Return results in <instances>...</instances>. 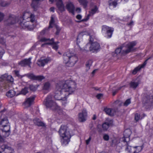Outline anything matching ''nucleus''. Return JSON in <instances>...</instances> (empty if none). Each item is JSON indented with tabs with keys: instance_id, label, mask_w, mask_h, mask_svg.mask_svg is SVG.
Returning a JSON list of instances; mask_svg holds the SVG:
<instances>
[{
	"instance_id": "nucleus-58",
	"label": "nucleus",
	"mask_w": 153,
	"mask_h": 153,
	"mask_svg": "<svg viewBox=\"0 0 153 153\" xmlns=\"http://www.w3.org/2000/svg\"><path fill=\"white\" fill-rule=\"evenodd\" d=\"M0 42L1 43V44H4L5 43V41L4 40H3V42H2L1 41V40H0Z\"/></svg>"
},
{
	"instance_id": "nucleus-21",
	"label": "nucleus",
	"mask_w": 153,
	"mask_h": 153,
	"mask_svg": "<svg viewBox=\"0 0 153 153\" xmlns=\"http://www.w3.org/2000/svg\"><path fill=\"white\" fill-rule=\"evenodd\" d=\"M152 58V56L148 58L146 60V61L142 64L141 65L138 66V67L135 68L132 71V74H136L138 71L140 70L141 68L143 67L146 65V64H147V61H148V60Z\"/></svg>"
},
{
	"instance_id": "nucleus-17",
	"label": "nucleus",
	"mask_w": 153,
	"mask_h": 153,
	"mask_svg": "<svg viewBox=\"0 0 153 153\" xmlns=\"http://www.w3.org/2000/svg\"><path fill=\"white\" fill-rule=\"evenodd\" d=\"M51 59L49 57L44 59L41 58L37 62V65L39 66H44L46 64L51 62Z\"/></svg>"
},
{
	"instance_id": "nucleus-64",
	"label": "nucleus",
	"mask_w": 153,
	"mask_h": 153,
	"mask_svg": "<svg viewBox=\"0 0 153 153\" xmlns=\"http://www.w3.org/2000/svg\"><path fill=\"white\" fill-rule=\"evenodd\" d=\"M96 70H94L92 72V73L94 74L95 73Z\"/></svg>"
},
{
	"instance_id": "nucleus-45",
	"label": "nucleus",
	"mask_w": 153,
	"mask_h": 153,
	"mask_svg": "<svg viewBox=\"0 0 153 153\" xmlns=\"http://www.w3.org/2000/svg\"><path fill=\"white\" fill-rule=\"evenodd\" d=\"M5 51L1 47H0V59L1 58L4 53Z\"/></svg>"
},
{
	"instance_id": "nucleus-30",
	"label": "nucleus",
	"mask_w": 153,
	"mask_h": 153,
	"mask_svg": "<svg viewBox=\"0 0 153 153\" xmlns=\"http://www.w3.org/2000/svg\"><path fill=\"white\" fill-rule=\"evenodd\" d=\"M138 84V82L132 81L130 83V85L131 88L134 89L137 88Z\"/></svg>"
},
{
	"instance_id": "nucleus-20",
	"label": "nucleus",
	"mask_w": 153,
	"mask_h": 153,
	"mask_svg": "<svg viewBox=\"0 0 153 153\" xmlns=\"http://www.w3.org/2000/svg\"><path fill=\"white\" fill-rule=\"evenodd\" d=\"M128 0H110L109 2V7L110 8L115 7L117 4L121 1L127 2Z\"/></svg>"
},
{
	"instance_id": "nucleus-55",
	"label": "nucleus",
	"mask_w": 153,
	"mask_h": 153,
	"mask_svg": "<svg viewBox=\"0 0 153 153\" xmlns=\"http://www.w3.org/2000/svg\"><path fill=\"white\" fill-rule=\"evenodd\" d=\"M134 22L133 21H131L130 23H129L128 25H129L131 26L133 25Z\"/></svg>"
},
{
	"instance_id": "nucleus-57",
	"label": "nucleus",
	"mask_w": 153,
	"mask_h": 153,
	"mask_svg": "<svg viewBox=\"0 0 153 153\" xmlns=\"http://www.w3.org/2000/svg\"><path fill=\"white\" fill-rule=\"evenodd\" d=\"M116 18V17L115 16H112V17H111V19L113 21L114 19H115Z\"/></svg>"
},
{
	"instance_id": "nucleus-29",
	"label": "nucleus",
	"mask_w": 153,
	"mask_h": 153,
	"mask_svg": "<svg viewBox=\"0 0 153 153\" xmlns=\"http://www.w3.org/2000/svg\"><path fill=\"white\" fill-rule=\"evenodd\" d=\"M51 88V85L49 82L45 83L43 87V89L47 91H49Z\"/></svg>"
},
{
	"instance_id": "nucleus-23",
	"label": "nucleus",
	"mask_w": 153,
	"mask_h": 153,
	"mask_svg": "<svg viewBox=\"0 0 153 153\" xmlns=\"http://www.w3.org/2000/svg\"><path fill=\"white\" fill-rule=\"evenodd\" d=\"M31 58H29L28 59H25L19 62V64L22 66H24L26 65L30 66L31 63L30 61Z\"/></svg>"
},
{
	"instance_id": "nucleus-19",
	"label": "nucleus",
	"mask_w": 153,
	"mask_h": 153,
	"mask_svg": "<svg viewBox=\"0 0 153 153\" xmlns=\"http://www.w3.org/2000/svg\"><path fill=\"white\" fill-rule=\"evenodd\" d=\"M26 76L29 79L34 80L41 81L44 79V77L43 76H36L32 74H27Z\"/></svg>"
},
{
	"instance_id": "nucleus-3",
	"label": "nucleus",
	"mask_w": 153,
	"mask_h": 153,
	"mask_svg": "<svg viewBox=\"0 0 153 153\" xmlns=\"http://www.w3.org/2000/svg\"><path fill=\"white\" fill-rule=\"evenodd\" d=\"M58 132L61 137L62 145L63 146L68 145L72 136L71 131L66 126L62 125Z\"/></svg>"
},
{
	"instance_id": "nucleus-1",
	"label": "nucleus",
	"mask_w": 153,
	"mask_h": 153,
	"mask_svg": "<svg viewBox=\"0 0 153 153\" xmlns=\"http://www.w3.org/2000/svg\"><path fill=\"white\" fill-rule=\"evenodd\" d=\"M18 19L13 15L10 16L8 19V22H10L9 24H13L18 22L20 26L24 29L29 30L33 29V23L35 20V16L31 13L25 12L23 16L22 17L20 18V20L17 21Z\"/></svg>"
},
{
	"instance_id": "nucleus-12",
	"label": "nucleus",
	"mask_w": 153,
	"mask_h": 153,
	"mask_svg": "<svg viewBox=\"0 0 153 153\" xmlns=\"http://www.w3.org/2000/svg\"><path fill=\"white\" fill-rule=\"evenodd\" d=\"M90 46V50L93 52H97L100 48V45L99 44L96 42L92 43H89L86 45V46Z\"/></svg>"
},
{
	"instance_id": "nucleus-15",
	"label": "nucleus",
	"mask_w": 153,
	"mask_h": 153,
	"mask_svg": "<svg viewBox=\"0 0 153 153\" xmlns=\"http://www.w3.org/2000/svg\"><path fill=\"white\" fill-rule=\"evenodd\" d=\"M35 98V97L33 96L27 98L23 104L24 107L25 108H28L33 104Z\"/></svg>"
},
{
	"instance_id": "nucleus-25",
	"label": "nucleus",
	"mask_w": 153,
	"mask_h": 153,
	"mask_svg": "<svg viewBox=\"0 0 153 153\" xmlns=\"http://www.w3.org/2000/svg\"><path fill=\"white\" fill-rule=\"evenodd\" d=\"M98 12V7L96 6H94L91 8V10L89 11V13L90 15L92 16Z\"/></svg>"
},
{
	"instance_id": "nucleus-33",
	"label": "nucleus",
	"mask_w": 153,
	"mask_h": 153,
	"mask_svg": "<svg viewBox=\"0 0 153 153\" xmlns=\"http://www.w3.org/2000/svg\"><path fill=\"white\" fill-rule=\"evenodd\" d=\"M78 1L84 7H86L88 3V1L86 0H78Z\"/></svg>"
},
{
	"instance_id": "nucleus-34",
	"label": "nucleus",
	"mask_w": 153,
	"mask_h": 153,
	"mask_svg": "<svg viewBox=\"0 0 153 153\" xmlns=\"http://www.w3.org/2000/svg\"><path fill=\"white\" fill-rule=\"evenodd\" d=\"M150 97L148 100H147L146 102L150 106L153 105V96H150Z\"/></svg>"
},
{
	"instance_id": "nucleus-42",
	"label": "nucleus",
	"mask_w": 153,
	"mask_h": 153,
	"mask_svg": "<svg viewBox=\"0 0 153 153\" xmlns=\"http://www.w3.org/2000/svg\"><path fill=\"white\" fill-rule=\"evenodd\" d=\"M91 16H92L90 15V14L89 13L86 16H85V17L84 19H82L81 21L83 22L86 21L89 19L90 17Z\"/></svg>"
},
{
	"instance_id": "nucleus-36",
	"label": "nucleus",
	"mask_w": 153,
	"mask_h": 153,
	"mask_svg": "<svg viewBox=\"0 0 153 153\" xmlns=\"http://www.w3.org/2000/svg\"><path fill=\"white\" fill-rule=\"evenodd\" d=\"M28 89L27 88H25L22 89L21 92L19 94V95H25L28 92Z\"/></svg>"
},
{
	"instance_id": "nucleus-63",
	"label": "nucleus",
	"mask_w": 153,
	"mask_h": 153,
	"mask_svg": "<svg viewBox=\"0 0 153 153\" xmlns=\"http://www.w3.org/2000/svg\"><path fill=\"white\" fill-rule=\"evenodd\" d=\"M123 86H122V87H120V88H119V89H121L122 88H123Z\"/></svg>"
},
{
	"instance_id": "nucleus-7",
	"label": "nucleus",
	"mask_w": 153,
	"mask_h": 153,
	"mask_svg": "<svg viewBox=\"0 0 153 153\" xmlns=\"http://www.w3.org/2000/svg\"><path fill=\"white\" fill-rule=\"evenodd\" d=\"M44 104L47 108H50L53 111H57L59 113V111H62L60 107L56 103L52 100L51 96H48L43 102Z\"/></svg>"
},
{
	"instance_id": "nucleus-49",
	"label": "nucleus",
	"mask_w": 153,
	"mask_h": 153,
	"mask_svg": "<svg viewBox=\"0 0 153 153\" xmlns=\"http://www.w3.org/2000/svg\"><path fill=\"white\" fill-rule=\"evenodd\" d=\"M91 137H90L88 139L85 141L87 145H88L90 141H91Z\"/></svg>"
},
{
	"instance_id": "nucleus-27",
	"label": "nucleus",
	"mask_w": 153,
	"mask_h": 153,
	"mask_svg": "<svg viewBox=\"0 0 153 153\" xmlns=\"http://www.w3.org/2000/svg\"><path fill=\"white\" fill-rule=\"evenodd\" d=\"M104 111L107 114L111 116H113L114 113V111L110 108H105Z\"/></svg>"
},
{
	"instance_id": "nucleus-10",
	"label": "nucleus",
	"mask_w": 153,
	"mask_h": 153,
	"mask_svg": "<svg viewBox=\"0 0 153 153\" xmlns=\"http://www.w3.org/2000/svg\"><path fill=\"white\" fill-rule=\"evenodd\" d=\"M40 41L45 42L44 44L42 45L41 46L42 47H43L46 45H52L53 48L54 49L57 50L58 48L57 44L56 43L54 42L53 40V39H52V40H50L49 39L43 38L40 39Z\"/></svg>"
},
{
	"instance_id": "nucleus-16",
	"label": "nucleus",
	"mask_w": 153,
	"mask_h": 153,
	"mask_svg": "<svg viewBox=\"0 0 153 153\" xmlns=\"http://www.w3.org/2000/svg\"><path fill=\"white\" fill-rule=\"evenodd\" d=\"M131 134V131L130 129H128L125 130L124 132V137L122 139V140L124 142L127 143V144L128 142L130 140L129 137Z\"/></svg>"
},
{
	"instance_id": "nucleus-22",
	"label": "nucleus",
	"mask_w": 153,
	"mask_h": 153,
	"mask_svg": "<svg viewBox=\"0 0 153 153\" xmlns=\"http://www.w3.org/2000/svg\"><path fill=\"white\" fill-rule=\"evenodd\" d=\"M66 8L70 13L73 15L74 14V6L72 2L70 1L68 2L66 5Z\"/></svg>"
},
{
	"instance_id": "nucleus-31",
	"label": "nucleus",
	"mask_w": 153,
	"mask_h": 153,
	"mask_svg": "<svg viewBox=\"0 0 153 153\" xmlns=\"http://www.w3.org/2000/svg\"><path fill=\"white\" fill-rule=\"evenodd\" d=\"M55 99L56 100H61V102H62V104L64 105H65V104H66L67 103V98L66 97V96L65 97L61 99H59L55 98Z\"/></svg>"
},
{
	"instance_id": "nucleus-8",
	"label": "nucleus",
	"mask_w": 153,
	"mask_h": 153,
	"mask_svg": "<svg viewBox=\"0 0 153 153\" xmlns=\"http://www.w3.org/2000/svg\"><path fill=\"white\" fill-rule=\"evenodd\" d=\"M13 78L10 75H8L7 74H5L2 75L0 77V83L3 82V85L1 86L0 90L4 91L7 89H8L9 87L8 84L6 83V80L8 82H12L13 81Z\"/></svg>"
},
{
	"instance_id": "nucleus-14",
	"label": "nucleus",
	"mask_w": 153,
	"mask_h": 153,
	"mask_svg": "<svg viewBox=\"0 0 153 153\" xmlns=\"http://www.w3.org/2000/svg\"><path fill=\"white\" fill-rule=\"evenodd\" d=\"M87 112L85 109H83L78 114V120L80 122H84L86 120Z\"/></svg>"
},
{
	"instance_id": "nucleus-47",
	"label": "nucleus",
	"mask_w": 153,
	"mask_h": 153,
	"mask_svg": "<svg viewBox=\"0 0 153 153\" xmlns=\"http://www.w3.org/2000/svg\"><path fill=\"white\" fill-rule=\"evenodd\" d=\"M55 26L57 30L56 32V35H58L60 32V28L59 27V26L57 25H56Z\"/></svg>"
},
{
	"instance_id": "nucleus-13",
	"label": "nucleus",
	"mask_w": 153,
	"mask_h": 153,
	"mask_svg": "<svg viewBox=\"0 0 153 153\" xmlns=\"http://www.w3.org/2000/svg\"><path fill=\"white\" fill-rule=\"evenodd\" d=\"M0 153H14V150L11 147L3 145L0 147Z\"/></svg>"
},
{
	"instance_id": "nucleus-2",
	"label": "nucleus",
	"mask_w": 153,
	"mask_h": 153,
	"mask_svg": "<svg viewBox=\"0 0 153 153\" xmlns=\"http://www.w3.org/2000/svg\"><path fill=\"white\" fill-rule=\"evenodd\" d=\"M76 83L71 79L65 80L57 83L56 86V95L63 94V92H68V95H73L76 88Z\"/></svg>"
},
{
	"instance_id": "nucleus-35",
	"label": "nucleus",
	"mask_w": 153,
	"mask_h": 153,
	"mask_svg": "<svg viewBox=\"0 0 153 153\" xmlns=\"http://www.w3.org/2000/svg\"><path fill=\"white\" fill-rule=\"evenodd\" d=\"M92 63V62L91 60H89L87 62L86 64V70L88 71L90 69L91 65Z\"/></svg>"
},
{
	"instance_id": "nucleus-6",
	"label": "nucleus",
	"mask_w": 153,
	"mask_h": 153,
	"mask_svg": "<svg viewBox=\"0 0 153 153\" xmlns=\"http://www.w3.org/2000/svg\"><path fill=\"white\" fill-rule=\"evenodd\" d=\"M63 62L68 66L72 67L78 60L77 58L70 51L65 53L63 55Z\"/></svg>"
},
{
	"instance_id": "nucleus-61",
	"label": "nucleus",
	"mask_w": 153,
	"mask_h": 153,
	"mask_svg": "<svg viewBox=\"0 0 153 153\" xmlns=\"http://www.w3.org/2000/svg\"><path fill=\"white\" fill-rule=\"evenodd\" d=\"M96 119V115H94V117H93V120H95V119Z\"/></svg>"
},
{
	"instance_id": "nucleus-38",
	"label": "nucleus",
	"mask_w": 153,
	"mask_h": 153,
	"mask_svg": "<svg viewBox=\"0 0 153 153\" xmlns=\"http://www.w3.org/2000/svg\"><path fill=\"white\" fill-rule=\"evenodd\" d=\"M38 87V86L37 85L35 86L33 85H31L30 86V90L34 91Z\"/></svg>"
},
{
	"instance_id": "nucleus-39",
	"label": "nucleus",
	"mask_w": 153,
	"mask_h": 153,
	"mask_svg": "<svg viewBox=\"0 0 153 153\" xmlns=\"http://www.w3.org/2000/svg\"><path fill=\"white\" fill-rule=\"evenodd\" d=\"M49 28H46L43 30L40 33V35L42 36L48 33Z\"/></svg>"
},
{
	"instance_id": "nucleus-24",
	"label": "nucleus",
	"mask_w": 153,
	"mask_h": 153,
	"mask_svg": "<svg viewBox=\"0 0 153 153\" xmlns=\"http://www.w3.org/2000/svg\"><path fill=\"white\" fill-rule=\"evenodd\" d=\"M113 121L111 120H107V122H105L102 125V127L103 129L105 130H107L109 127L112 125Z\"/></svg>"
},
{
	"instance_id": "nucleus-41",
	"label": "nucleus",
	"mask_w": 153,
	"mask_h": 153,
	"mask_svg": "<svg viewBox=\"0 0 153 153\" xmlns=\"http://www.w3.org/2000/svg\"><path fill=\"white\" fill-rule=\"evenodd\" d=\"M131 102L130 99H127L126 101L124 103V106H127Z\"/></svg>"
},
{
	"instance_id": "nucleus-18",
	"label": "nucleus",
	"mask_w": 153,
	"mask_h": 153,
	"mask_svg": "<svg viewBox=\"0 0 153 153\" xmlns=\"http://www.w3.org/2000/svg\"><path fill=\"white\" fill-rule=\"evenodd\" d=\"M49 1L52 3L53 1L56 2V5L59 11L62 12L65 10L64 5L62 0H49Z\"/></svg>"
},
{
	"instance_id": "nucleus-46",
	"label": "nucleus",
	"mask_w": 153,
	"mask_h": 153,
	"mask_svg": "<svg viewBox=\"0 0 153 153\" xmlns=\"http://www.w3.org/2000/svg\"><path fill=\"white\" fill-rule=\"evenodd\" d=\"M109 136L107 134H105L103 136V139L106 141H108L109 139Z\"/></svg>"
},
{
	"instance_id": "nucleus-50",
	"label": "nucleus",
	"mask_w": 153,
	"mask_h": 153,
	"mask_svg": "<svg viewBox=\"0 0 153 153\" xmlns=\"http://www.w3.org/2000/svg\"><path fill=\"white\" fill-rule=\"evenodd\" d=\"M81 11V9L79 7H77L76 8L75 10H74V12H76L77 13L80 12Z\"/></svg>"
},
{
	"instance_id": "nucleus-62",
	"label": "nucleus",
	"mask_w": 153,
	"mask_h": 153,
	"mask_svg": "<svg viewBox=\"0 0 153 153\" xmlns=\"http://www.w3.org/2000/svg\"><path fill=\"white\" fill-rule=\"evenodd\" d=\"M97 96H103V94H98Z\"/></svg>"
},
{
	"instance_id": "nucleus-52",
	"label": "nucleus",
	"mask_w": 153,
	"mask_h": 153,
	"mask_svg": "<svg viewBox=\"0 0 153 153\" xmlns=\"http://www.w3.org/2000/svg\"><path fill=\"white\" fill-rule=\"evenodd\" d=\"M82 18V16L81 15L79 14L76 16V18L78 20H80Z\"/></svg>"
},
{
	"instance_id": "nucleus-40",
	"label": "nucleus",
	"mask_w": 153,
	"mask_h": 153,
	"mask_svg": "<svg viewBox=\"0 0 153 153\" xmlns=\"http://www.w3.org/2000/svg\"><path fill=\"white\" fill-rule=\"evenodd\" d=\"M80 42V39H79L77 37V39H76V43H77V48L79 51H83V50H82V49H81L78 45L79 43Z\"/></svg>"
},
{
	"instance_id": "nucleus-11",
	"label": "nucleus",
	"mask_w": 153,
	"mask_h": 153,
	"mask_svg": "<svg viewBox=\"0 0 153 153\" xmlns=\"http://www.w3.org/2000/svg\"><path fill=\"white\" fill-rule=\"evenodd\" d=\"M84 35L89 36L90 42L92 41L94 38L95 36V33L92 30L89 29L84 30L79 33V36Z\"/></svg>"
},
{
	"instance_id": "nucleus-51",
	"label": "nucleus",
	"mask_w": 153,
	"mask_h": 153,
	"mask_svg": "<svg viewBox=\"0 0 153 153\" xmlns=\"http://www.w3.org/2000/svg\"><path fill=\"white\" fill-rule=\"evenodd\" d=\"M4 16V14L3 13L0 12V22L3 19Z\"/></svg>"
},
{
	"instance_id": "nucleus-32",
	"label": "nucleus",
	"mask_w": 153,
	"mask_h": 153,
	"mask_svg": "<svg viewBox=\"0 0 153 153\" xmlns=\"http://www.w3.org/2000/svg\"><path fill=\"white\" fill-rule=\"evenodd\" d=\"M55 17L54 15H52L51 17V20L50 22L49 26V28L52 27L54 25V19Z\"/></svg>"
},
{
	"instance_id": "nucleus-56",
	"label": "nucleus",
	"mask_w": 153,
	"mask_h": 153,
	"mask_svg": "<svg viewBox=\"0 0 153 153\" xmlns=\"http://www.w3.org/2000/svg\"><path fill=\"white\" fill-rule=\"evenodd\" d=\"M117 92V90H116V91H113V92H112V94H113V95H115L116 94V93Z\"/></svg>"
},
{
	"instance_id": "nucleus-37",
	"label": "nucleus",
	"mask_w": 153,
	"mask_h": 153,
	"mask_svg": "<svg viewBox=\"0 0 153 153\" xmlns=\"http://www.w3.org/2000/svg\"><path fill=\"white\" fill-rule=\"evenodd\" d=\"M16 93L13 90H10L6 93V96H15Z\"/></svg>"
},
{
	"instance_id": "nucleus-5",
	"label": "nucleus",
	"mask_w": 153,
	"mask_h": 153,
	"mask_svg": "<svg viewBox=\"0 0 153 153\" xmlns=\"http://www.w3.org/2000/svg\"><path fill=\"white\" fill-rule=\"evenodd\" d=\"M0 128L6 134L3 137L0 134V142H5V138L8 137L10 134V125L7 117L2 118L0 121Z\"/></svg>"
},
{
	"instance_id": "nucleus-53",
	"label": "nucleus",
	"mask_w": 153,
	"mask_h": 153,
	"mask_svg": "<svg viewBox=\"0 0 153 153\" xmlns=\"http://www.w3.org/2000/svg\"><path fill=\"white\" fill-rule=\"evenodd\" d=\"M50 10L51 12H54V7H51L50 9Z\"/></svg>"
},
{
	"instance_id": "nucleus-28",
	"label": "nucleus",
	"mask_w": 153,
	"mask_h": 153,
	"mask_svg": "<svg viewBox=\"0 0 153 153\" xmlns=\"http://www.w3.org/2000/svg\"><path fill=\"white\" fill-rule=\"evenodd\" d=\"M132 148L134 150L133 153H138L142 149V148L141 146L132 147Z\"/></svg>"
},
{
	"instance_id": "nucleus-44",
	"label": "nucleus",
	"mask_w": 153,
	"mask_h": 153,
	"mask_svg": "<svg viewBox=\"0 0 153 153\" xmlns=\"http://www.w3.org/2000/svg\"><path fill=\"white\" fill-rule=\"evenodd\" d=\"M126 145L127 147L126 149V150L128 152H131V148H132V147H131V146H128V143L127 144V143H126Z\"/></svg>"
},
{
	"instance_id": "nucleus-9",
	"label": "nucleus",
	"mask_w": 153,
	"mask_h": 153,
	"mask_svg": "<svg viewBox=\"0 0 153 153\" xmlns=\"http://www.w3.org/2000/svg\"><path fill=\"white\" fill-rule=\"evenodd\" d=\"M113 30V28L106 25H103L102 27V32L105 36L109 38L111 37Z\"/></svg>"
},
{
	"instance_id": "nucleus-26",
	"label": "nucleus",
	"mask_w": 153,
	"mask_h": 153,
	"mask_svg": "<svg viewBox=\"0 0 153 153\" xmlns=\"http://www.w3.org/2000/svg\"><path fill=\"white\" fill-rule=\"evenodd\" d=\"M34 123L36 125L39 126H45V124L41 121L38 118H36L33 120Z\"/></svg>"
},
{
	"instance_id": "nucleus-60",
	"label": "nucleus",
	"mask_w": 153,
	"mask_h": 153,
	"mask_svg": "<svg viewBox=\"0 0 153 153\" xmlns=\"http://www.w3.org/2000/svg\"><path fill=\"white\" fill-rule=\"evenodd\" d=\"M95 89L97 90H100V88H95Z\"/></svg>"
},
{
	"instance_id": "nucleus-59",
	"label": "nucleus",
	"mask_w": 153,
	"mask_h": 153,
	"mask_svg": "<svg viewBox=\"0 0 153 153\" xmlns=\"http://www.w3.org/2000/svg\"><path fill=\"white\" fill-rule=\"evenodd\" d=\"M97 98L98 99H100L101 98V97L102 96H96Z\"/></svg>"
},
{
	"instance_id": "nucleus-54",
	"label": "nucleus",
	"mask_w": 153,
	"mask_h": 153,
	"mask_svg": "<svg viewBox=\"0 0 153 153\" xmlns=\"http://www.w3.org/2000/svg\"><path fill=\"white\" fill-rule=\"evenodd\" d=\"M15 74L17 76H19V72L18 71H15Z\"/></svg>"
},
{
	"instance_id": "nucleus-43",
	"label": "nucleus",
	"mask_w": 153,
	"mask_h": 153,
	"mask_svg": "<svg viewBox=\"0 0 153 153\" xmlns=\"http://www.w3.org/2000/svg\"><path fill=\"white\" fill-rule=\"evenodd\" d=\"M135 120L136 121H137L140 119V114H135L134 117Z\"/></svg>"
},
{
	"instance_id": "nucleus-4",
	"label": "nucleus",
	"mask_w": 153,
	"mask_h": 153,
	"mask_svg": "<svg viewBox=\"0 0 153 153\" xmlns=\"http://www.w3.org/2000/svg\"><path fill=\"white\" fill-rule=\"evenodd\" d=\"M136 44L135 41L126 42L116 49V53L122 56L126 55L134 51V47Z\"/></svg>"
},
{
	"instance_id": "nucleus-48",
	"label": "nucleus",
	"mask_w": 153,
	"mask_h": 153,
	"mask_svg": "<svg viewBox=\"0 0 153 153\" xmlns=\"http://www.w3.org/2000/svg\"><path fill=\"white\" fill-rule=\"evenodd\" d=\"M9 4V3H7L5 2H3L1 3V5L2 7H5L7 6Z\"/></svg>"
}]
</instances>
